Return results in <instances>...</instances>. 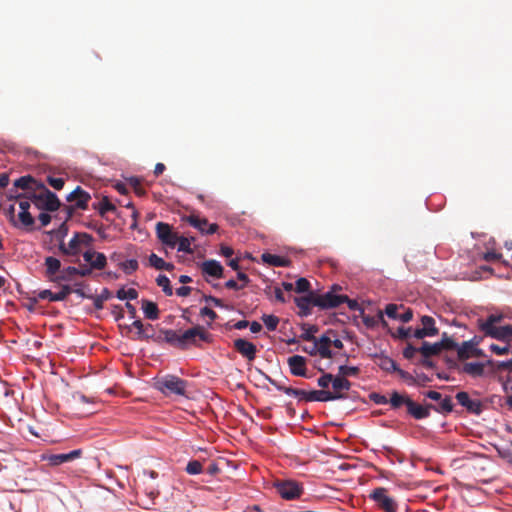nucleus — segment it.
<instances>
[{
    "label": "nucleus",
    "instance_id": "nucleus-9",
    "mask_svg": "<svg viewBox=\"0 0 512 512\" xmlns=\"http://www.w3.org/2000/svg\"><path fill=\"white\" fill-rule=\"evenodd\" d=\"M155 229L156 236L163 245L169 248H175L177 241H179V235L177 232L172 230L171 225L164 222H158Z\"/></svg>",
    "mask_w": 512,
    "mask_h": 512
},
{
    "label": "nucleus",
    "instance_id": "nucleus-40",
    "mask_svg": "<svg viewBox=\"0 0 512 512\" xmlns=\"http://www.w3.org/2000/svg\"><path fill=\"white\" fill-rule=\"evenodd\" d=\"M111 297V293L107 288H104L101 294L97 296H88L93 300V305L95 309L101 310L103 308L104 301L108 300Z\"/></svg>",
    "mask_w": 512,
    "mask_h": 512
},
{
    "label": "nucleus",
    "instance_id": "nucleus-58",
    "mask_svg": "<svg viewBox=\"0 0 512 512\" xmlns=\"http://www.w3.org/2000/svg\"><path fill=\"white\" fill-rule=\"evenodd\" d=\"M394 337H397L401 340H406L408 338H411L412 335V328H405V327H399L396 331V333L392 334Z\"/></svg>",
    "mask_w": 512,
    "mask_h": 512
},
{
    "label": "nucleus",
    "instance_id": "nucleus-30",
    "mask_svg": "<svg viewBox=\"0 0 512 512\" xmlns=\"http://www.w3.org/2000/svg\"><path fill=\"white\" fill-rule=\"evenodd\" d=\"M423 330L427 333L428 337L438 335L439 330L436 327L435 319L428 315H423L420 319Z\"/></svg>",
    "mask_w": 512,
    "mask_h": 512
},
{
    "label": "nucleus",
    "instance_id": "nucleus-1",
    "mask_svg": "<svg viewBox=\"0 0 512 512\" xmlns=\"http://www.w3.org/2000/svg\"><path fill=\"white\" fill-rule=\"evenodd\" d=\"M265 379L273 385L277 390L284 392L288 396H293L298 398L300 401L304 400L306 402H313V401H319V402H328V401H334L339 399H345L346 395L343 393V391H348L351 388V382L348 379H345L344 377L337 374L336 376L333 375L332 380V388L333 391L328 390H312V391H305L302 389L287 387L277 380L271 378L269 375L264 374Z\"/></svg>",
    "mask_w": 512,
    "mask_h": 512
},
{
    "label": "nucleus",
    "instance_id": "nucleus-64",
    "mask_svg": "<svg viewBox=\"0 0 512 512\" xmlns=\"http://www.w3.org/2000/svg\"><path fill=\"white\" fill-rule=\"evenodd\" d=\"M6 215L9 218V221L15 226L18 227V224L15 220V206L10 205L9 208L6 210Z\"/></svg>",
    "mask_w": 512,
    "mask_h": 512
},
{
    "label": "nucleus",
    "instance_id": "nucleus-4",
    "mask_svg": "<svg viewBox=\"0 0 512 512\" xmlns=\"http://www.w3.org/2000/svg\"><path fill=\"white\" fill-rule=\"evenodd\" d=\"M154 386L165 396H186L188 382L178 376L168 374L157 379Z\"/></svg>",
    "mask_w": 512,
    "mask_h": 512
},
{
    "label": "nucleus",
    "instance_id": "nucleus-35",
    "mask_svg": "<svg viewBox=\"0 0 512 512\" xmlns=\"http://www.w3.org/2000/svg\"><path fill=\"white\" fill-rule=\"evenodd\" d=\"M149 264L156 270L171 271L174 269V265L172 263L165 262L161 257L154 253L149 256Z\"/></svg>",
    "mask_w": 512,
    "mask_h": 512
},
{
    "label": "nucleus",
    "instance_id": "nucleus-2",
    "mask_svg": "<svg viewBox=\"0 0 512 512\" xmlns=\"http://www.w3.org/2000/svg\"><path fill=\"white\" fill-rule=\"evenodd\" d=\"M389 404L394 410L405 406L407 414L415 420L428 418L430 416L431 407H433V404L421 405L415 402L407 393L401 394L397 391L391 392Z\"/></svg>",
    "mask_w": 512,
    "mask_h": 512
},
{
    "label": "nucleus",
    "instance_id": "nucleus-47",
    "mask_svg": "<svg viewBox=\"0 0 512 512\" xmlns=\"http://www.w3.org/2000/svg\"><path fill=\"white\" fill-rule=\"evenodd\" d=\"M261 319L269 331H275L277 329L279 324V318L277 316L264 314Z\"/></svg>",
    "mask_w": 512,
    "mask_h": 512
},
{
    "label": "nucleus",
    "instance_id": "nucleus-45",
    "mask_svg": "<svg viewBox=\"0 0 512 512\" xmlns=\"http://www.w3.org/2000/svg\"><path fill=\"white\" fill-rule=\"evenodd\" d=\"M116 297L120 300H135L138 297V292L134 288H129L128 290H126L125 288H121L117 291Z\"/></svg>",
    "mask_w": 512,
    "mask_h": 512
},
{
    "label": "nucleus",
    "instance_id": "nucleus-42",
    "mask_svg": "<svg viewBox=\"0 0 512 512\" xmlns=\"http://www.w3.org/2000/svg\"><path fill=\"white\" fill-rule=\"evenodd\" d=\"M156 283H157L158 286H160L162 288V290L165 293V295L171 296L173 294V290H172V287H171V284H170V280H169V278L167 276L159 275L156 278Z\"/></svg>",
    "mask_w": 512,
    "mask_h": 512
},
{
    "label": "nucleus",
    "instance_id": "nucleus-16",
    "mask_svg": "<svg viewBox=\"0 0 512 512\" xmlns=\"http://www.w3.org/2000/svg\"><path fill=\"white\" fill-rule=\"evenodd\" d=\"M235 350L245 357L248 361H253L256 358L257 347L252 342L246 339L238 338L234 341Z\"/></svg>",
    "mask_w": 512,
    "mask_h": 512
},
{
    "label": "nucleus",
    "instance_id": "nucleus-26",
    "mask_svg": "<svg viewBox=\"0 0 512 512\" xmlns=\"http://www.w3.org/2000/svg\"><path fill=\"white\" fill-rule=\"evenodd\" d=\"M132 328L136 329V333L132 337L134 340H147L153 337V335L147 333V330H152L151 324L144 326L141 320H135L130 326H127L129 331H131Z\"/></svg>",
    "mask_w": 512,
    "mask_h": 512
},
{
    "label": "nucleus",
    "instance_id": "nucleus-29",
    "mask_svg": "<svg viewBox=\"0 0 512 512\" xmlns=\"http://www.w3.org/2000/svg\"><path fill=\"white\" fill-rule=\"evenodd\" d=\"M45 266H46V274L47 276L53 280L57 275L60 274L61 262L59 259L49 256L45 258Z\"/></svg>",
    "mask_w": 512,
    "mask_h": 512
},
{
    "label": "nucleus",
    "instance_id": "nucleus-7",
    "mask_svg": "<svg viewBox=\"0 0 512 512\" xmlns=\"http://www.w3.org/2000/svg\"><path fill=\"white\" fill-rule=\"evenodd\" d=\"M369 497L384 512H397L398 510L396 500L388 495V490L384 487L375 488Z\"/></svg>",
    "mask_w": 512,
    "mask_h": 512
},
{
    "label": "nucleus",
    "instance_id": "nucleus-6",
    "mask_svg": "<svg viewBox=\"0 0 512 512\" xmlns=\"http://www.w3.org/2000/svg\"><path fill=\"white\" fill-rule=\"evenodd\" d=\"M277 493L285 500H295L304 493V487L295 480H281L274 483Z\"/></svg>",
    "mask_w": 512,
    "mask_h": 512
},
{
    "label": "nucleus",
    "instance_id": "nucleus-59",
    "mask_svg": "<svg viewBox=\"0 0 512 512\" xmlns=\"http://www.w3.org/2000/svg\"><path fill=\"white\" fill-rule=\"evenodd\" d=\"M200 316L202 317H208L210 319V322L208 323V326H211V323L215 321L218 317L217 313L212 310L209 307H203L200 309Z\"/></svg>",
    "mask_w": 512,
    "mask_h": 512
},
{
    "label": "nucleus",
    "instance_id": "nucleus-17",
    "mask_svg": "<svg viewBox=\"0 0 512 512\" xmlns=\"http://www.w3.org/2000/svg\"><path fill=\"white\" fill-rule=\"evenodd\" d=\"M91 196L88 192L83 190L80 186H77L71 193L66 197L68 202H75V207L78 209L85 210L88 207V202Z\"/></svg>",
    "mask_w": 512,
    "mask_h": 512
},
{
    "label": "nucleus",
    "instance_id": "nucleus-56",
    "mask_svg": "<svg viewBox=\"0 0 512 512\" xmlns=\"http://www.w3.org/2000/svg\"><path fill=\"white\" fill-rule=\"evenodd\" d=\"M316 326H310L307 329L304 330V332L301 334L300 338L305 341H311L314 343L316 341V337L314 336V333L317 332Z\"/></svg>",
    "mask_w": 512,
    "mask_h": 512
},
{
    "label": "nucleus",
    "instance_id": "nucleus-24",
    "mask_svg": "<svg viewBox=\"0 0 512 512\" xmlns=\"http://www.w3.org/2000/svg\"><path fill=\"white\" fill-rule=\"evenodd\" d=\"M400 306L396 304H388L385 308V314L392 319H398L404 323L409 322L413 318V311L410 308L405 309L403 313H399ZM401 308L403 306L401 305Z\"/></svg>",
    "mask_w": 512,
    "mask_h": 512
},
{
    "label": "nucleus",
    "instance_id": "nucleus-43",
    "mask_svg": "<svg viewBox=\"0 0 512 512\" xmlns=\"http://www.w3.org/2000/svg\"><path fill=\"white\" fill-rule=\"evenodd\" d=\"M194 240V238H188L184 236H179V241H177L178 245V251L185 252L188 254L193 253V250L191 248V243Z\"/></svg>",
    "mask_w": 512,
    "mask_h": 512
},
{
    "label": "nucleus",
    "instance_id": "nucleus-34",
    "mask_svg": "<svg viewBox=\"0 0 512 512\" xmlns=\"http://www.w3.org/2000/svg\"><path fill=\"white\" fill-rule=\"evenodd\" d=\"M162 333L164 334V340L168 344L177 347L179 349H182V339L181 334L177 333L175 330L166 329L163 330Z\"/></svg>",
    "mask_w": 512,
    "mask_h": 512
},
{
    "label": "nucleus",
    "instance_id": "nucleus-50",
    "mask_svg": "<svg viewBox=\"0 0 512 512\" xmlns=\"http://www.w3.org/2000/svg\"><path fill=\"white\" fill-rule=\"evenodd\" d=\"M186 472L190 475H198L202 473L203 466L200 461L198 460H191L187 463L186 466Z\"/></svg>",
    "mask_w": 512,
    "mask_h": 512
},
{
    "label": "nucleus",
    "instance_id": "nucleus-22",
    "mask_svg": "<svg viewBox=\"0 0 512 512\" xmlns=\"http://www.w3.org/2000/svg\"><path fill=\"white\" fill-rule=\"evenodd\" d=\"M290 372L294 376L307 377L306 359L300 355H293L287 360Z\"/></svg>",
    "mask_w": 512,
    "mask_h": 512
},
{
    "label": "nucleus",
    "instance_id": "nucleus-19",
    "mask_svg": "<svg viewBox=\"0 0 512 512\" xmlns=\"http://www.w3.org/2000/svg\"><path fill=\"white\" fill-rule=\"evenodd\" d=\"M41 185V183L30 175L22 176L14 181L15 189L26 190L27 192L25 194L30 196L33 192H37Z\"/></svg>",
    "mask_w": 512,
    "mask_h": 512
},
{
    "label": "nucleus",
    "instance_id": "nucleus-14",
    "mask_svg": "<svg viewBox=\"0 0 512 512\" xmlns=\"http://www.w3.org/2000/svg\"><path fill=\"white\" fill-rule=\"evenodd\" d=\"M479 341L474 337L470 341H464L460 346L457 345V355L460 360H466L471 357H480L482 355V351L478 349L476 346Z\"/></svg>",
    "mask_w": 512,
    "mask_h": 512
},
{
    "label": "nucleus",
    "instance_id": "nucleus-8",
    "mask_svg": "<svg viewBox=\"0 0 512 512\" xmlns=\"http://www.w3.org/2000/svg\"><path fill=\"white\" fill-rule=\"evenodd\" d=\"M182 349H186L188 346H199L198 341L210 342L211 335L206 332L205 328L200 325H196L181 334Z\"/></svg>",
    "mask_w": 512,
    "mask_h": 512
},
{
    "label": "nucleus",
    "instance_id": "nucleus-33",
    "mask_svg": "<svg viewBox=\"0 0 512 512\" xmlns=\"http://www.w3.org/2000/svg\"><path fill=\"white\" fill-rule=\"evenodd\" d=\"M419 352L425 358H428V357L440 354L442 352V349L438 342L431 344V343L425 341L422 343V346L419 348Z\"/></svg>",
    "mask_w": 512,
    "mask_h": 512
},
{
    "label": "nucleus",
    "instance_id": "nucleus-37",
    "mask_svg": "<svg viewBox=\"0 0 512 512\" xmlns=\"http://www.w3.org/2000/svg\"><path fill=\"white\" fill-rule=\"evenodd\" d=\"M78 273V268L69 266L60 271V274H58L55 278H53V281H71L74 276H76Z\"/></svg>",
    "mask_w": 512,
    "mask_h": 512
},
{
    "label": "nucleus",
    "instance_id": "nucleus-12",
    "mask_svg": "<svg viewBox=\"0 0 512 512\" xmlns=\"http://www.w3.org/2000/svg\"><path fill=\"white\" fill-rule=\"evenodd\" d=\"M331 343V338L327 334H324L320 338H316V341H314L311 347V351H308V353L310 355L319 353L321 358L330 359L333 357V353L330 349Z\"/></svg>",
    "mask_w": 512,
    "mask_h": 512
},
{
    "label": "nucleus",
    "instance_id": "nucleus-41",
    "mask_svg": "<svg viewBox=\"0 0 512 512\" xmlns=\"http://www.w3.org/2000/svg\"><path fill=\"white\" fill-rule=\"evenodd\" d=\"M359 373L360 369L356 366L341 365L338 368V374L345 379H347V377H356L359 375Z\"/></svg>",
    "mask_w": 512,
    "mask_h": 512
},
{
    "label": "nucleus",
    "instance_id": "nucleus-5",
    "mask_svg": "<svg viewBox=\"0 0 512 512\" xmlns=\"http://www.w3.org/2000/svg\"><path fill=\"white\" fill-rule=\"evenodd\" d=\"M30 199L39 209L53 212L60 207V200L56 194L51 192L43 184L37 192L31 194Z\"/></svg>",
    "mask_w": 512,
    "mask_h": 512
},
{
    "label": "nucleus",
    "instance_id": "nucleus-32",
    "mask_svg": "<svg viewBox=\"0 0 512 512\" xmlns=\"http://www.w3.org/2000/svg\"><path fill=\"white\" fill-rule=\"evenodd\" d=\"M142 310L145 317L150 320H156L159 318L158 306L150 300H142Z\"/></svg>",
    "mask_w": 512,
    "mask_h": 512
},
{
    "label": "nucleus",
    "instance_id": "nucleus-27",
    "mask_svg": "<svg viewBox=\"0 0 512 512\" xmlns=\"http://www.w3.org/2000/svg\"><path fill=\"white\" fill-rule=\"evenodd\" d=\"M261 259L264 263L274 267H289L291 260L271 253H263Z\"/></svg>",
    "mask_w": 512,
    "mask_h": 512
},
{
    "label": "nucleus",
    "instance_id": "nucleus-63",
    "mask_svg": "<svg viewBox=\"0 0 512 512\" xmlns=\"http://www.w3.org/2000/svg\"><path fill=\"white\" fill-rule=\"evenodd\" d=\"M417 352H419V348H415L413 345L408 344L403 350V356L406 359H412Z\"/></svg>",
    "mask_w": 512,
    "mask_h": 512
},
{
    "label": "nucleus",
    "instance_id": "nucleus-38",
    "mask_svg": "<svg viewBox=\"0 0 512 512\" xmlns=\"http://www.w3.org/2000/svg\"><path fill=\"white\" fill-rule=\"evenodd\" d=\"M378 366L386 372H395L398 370L397 363L388 356H382L379 358Z\"/></svg>",
    "mask_w": 512,
    "mask_h": 512
},
{
    "label": "nucleus",
    "instance_id": "nucleus-36",
    "mask_svg": "<svg viewBox=\"0 0 512 512\" xmlns=\"http://www.w3.org/2000/svg\"><path fill=\"white\" fill-rule=\"evenodd\" d=\"M431 410H434L441 414H448L453 411V403L450 396H446L439 401V405H433Z\"/></svg>",
    "mask_w": 512,
    "mask_h": 512
},
{
    "label": "nucleus",
    "instance_id": "nucleus-39",
    "mask_svg": "<svg viewBox=\"0 0 512 512\" xmlns=\"http://www.w3.org/2000/svg\"><path fill=\"white\" fill-rule=\"evenodd\" d=\"M93 208L97 209L101 216H104L107 212L116 210L115 205L109 201L108 197H103L99 203L93 204Z\"/></svg>",
    "mask_w": 512,
    "mask_h": 512
},
{
    "label": "nucleus",
    "instance_id": "nucleus-52",
    "mask_svg": "<svg viewBox=\"0 0 512 512\" xmlns=\"http://www.w3.org/2000/svg\"><path fill=\"white\" fill-rule=\"evenodd\" d=\"M490 350L497 355H505L510 351L509 342H502L501 344H492Z\"/></svg>",
    "mask_w": 512,
    "mask_h": 512
},
{
    "label": "nucleus",
    "instance_id": "nucleus-54",
    "mask_svg": "<svg viewBox=\"0 0 512 512\" xmlns=\"http://www.w3.org/2000/svg\"><path fill=\"white\" fill-rule=\"evenodd\" d=\"M369 399L377 405H385L389 403V399L380 393L372 392L369 394Z\"/></svg>",
    "mask_w": 512,
    "mask_h": 512
},
{
    "label": "nucleus",
    "instance_id": "nucleus-46",
    "mask_svg": "<svg viewBox=\"0 0 512 512\" xmlns=\"http://www.w3.org/2000/svg\"><path fill=\"white\" fill-rule=\"evenodd\" d=\"M120 267L125 274L131 275L138 269L139 263L136 259H129L120 263Z\"/></svg>",
    "mask_w": 512,
    "mask_h": 512
},
{
    "label": "nucleus",
    "instance_id": "nucleus-55",
    "mask_svg": "<svg viewBox=\"0 0 512 512\" xmlns=\"http://www.w3.org/2000/svg\"><path fill=\"white\" fill-rule=\"evenodd\" d=\"M310 289V282L306 278H299L295 283V290L298 293L308 292Z\"/></svg>",
    "mask_w": 512,
    "mask_h": 512
},
{
    "label": "nucleus",
    "instance_id": "nucleus-60",
    "mask_svg": "<svg viewBox=\"0 0 512 512\" xmlns=\"http://www.w3.org/2000/svg\"><path fill=\"white\" fill-rule=\"evenodd\" d=\"M50 186H52L56 190H61L64 186V179L59 177L49 176L47 179Z\"/></svg>",
    "mask_w": 512,
    "mask_h": 512
},
{
    "label": "nucleus",
    "instance_id": "nucleus-49",
    "mask_svg": "<svg viewBox=\"0 0 512 512\" xmlns=\"http://www.w3.org/2000/svg\"><path fill=\"white\" fill-rule=\"evenodd\" d=\"M74 236L78 240V242H79L80 246L82 247V249L84 247H90L92 245V242H93L92 235H90L88 233H85V232H77V233L74 234Z\"/></svg>",
    "mask_w": 512,
    "mask_h": 512
},
{
    "label": "nucleus",
    "instance_id": "nucleus-15",
    "mask_svg": "<svg viewBox=\"0 0 512 512\" xmlns=\"http://www.w3.org/2000/svg\"><path fill=\"white\" fill-rule=\"evenodd\" d=\"M498 368L507 371L503 381V389L507 393L506 404L512 410V360L499 362Z\"/></svg>",
    "mask_w": 512,
    "mask_h": 512
},
{
    "label": "nucleus",
    "instance_id": "nucleus-51",
    "mask_svg": "<svg viewBox=\"0 0 512 512\" xmlns=\"http://www.w3.org/2000/svg\"><path fill=\"white\" fill-rule=\"evenodd\" d=\"M440 347L443 350H455L457 348V343L451 339L447 333H443L441 341L438 342Z\"/></svg>",
    "mask_w": 512,
    "mask_h": 512
},
{
    "label": "nucleus",
    "instance_id": "nucleus-13",
    "mask_svg": "<svg viewBox=\"0 0 512 512\" xmlns=\"http://www.w3.org/2000/svg\"><path fill=\"white\" fill-rule=\"evenodd\" d=\"M457 402L472 414L479 415L483 410V404L479 399H471L465 391H460L455 396Z\"/></svg>",
    "mask_w": 512,
    "mask_h": 512
},
{
    "label": "nucleus",
    "instance_id": "nucleus-23",
    "mask_svg": "<svg viewBox=\"0 0 512 512\" xmlns=\"http://www.w3.org/2000/svg\"><path fill=\"white\" fill-rule=\"evenodd\" d=\"M71 292H72L71 287L68 285H64L61 288V290L57 293H53L52 291L46 289V290L40 291L37 294V297H38V299L49 300L51 302L63 301L68 297V295L71 294Z\"/></svg>",
    "mask_w": 512,
    "mask_h": 512
},
{
    "label": "nucleus",
    "instance_id": "nucleus-10",
    "mask_svg": "<svg viewBox=\"0 0 512 512\" xmlns=\"http://www.w3.org/2000/svg\"><path fill=\"white\" fill-rule=\"evenodd\" d=\"M347 300L346 295H337L334 294L332 291H329L325 294H316V300L315 304L317 307H320L321 309H329V308H335L344 303V301Z\"/></svg>",
    "mask_w": 512,
    "mask_h": 512
},
{
    "label": "nucleus",
    "instance_id": "nucleus-62",
    "mask_svg": "<svg viewBox=\"0 0 512 512\" xmlns=\"http://www.w3.org/2000/svg\"><path fill=\"white\" fill-rule=\"evenodd\" d=\"M498 455L507 460L508 462L512 463V450L510 448L505 447H497Z\"/></svg>",
    "mask_w": 512,
    "mask_h": 512
},
{
    "label": "nucleus",
    "instance_id": "nucleus-57",
    "mask_svg": "<svg viewBox=\"0 0 512 512\" xmlns=\"http://www.w3.org/2000/svg\"><path fill=\"white\" fill-rule=\"evenodd\" d=\"M333 375L331 373H323L321 377L318 378L317 383L318 386L325 390L330 383H332Z\"/></svg>",
    "mask_w": 512,
    "mask_h": 512
},
{
    "label": "nucleus",
    "instance_id": "nucleus-28",
    "mask_svg": "<svg viewBox=\"0 0 512 512\" xmlns=\"http://www.w3.org/2000/svg\"><path fill=\"white\" fill-rule=\"evenodd\" d=\"M59 250L64 254L68 256H78L81 251L82 247L80 246L78 240L75 236H73L68 244H65L64 242H61L59 244Z\"/></svg>",
    "mask_w": 512,
    "mask_h": 512
},
{
    "label": "nucleus",
    "instance_id": "nucleus-3",
    "mask_svg": "<svg viewBox=\"0 0 512 512\" xmlns=\"http://www.w3.org/2000/svg\"><path fill=\"white\" fill-rule=\"evenodd\" d=\"M502 314H490L485 320L478 319V328L485 335L501 342L512 341V325H502Z\"/></svg>",
    "mask_w": 512,
    "mask_h": 512
},
{
    "label": "nucleus",
    "instance_id": "nucleus-44",
    "mask_svg": "<svg viewBox=\"0 0 512 512\" xmlns=\"http://www.w3.org/2000/svg\"><path fill=\"white\" fill-rule=\"evenodd\" d=\"M11 198H15L18 201L20 211H29L30 208V195L28 194H18V195H12Z\"/></svg>",
    "mask_w": 512,
    "mask_h": 512
},
{
    "label": "nucleus",
    "instance_id": "nucleus-53",
    "mask_svg": "<svg viewBox=\"0 0 512 512\" xmlns=\"http://www.w3.org/2000/svg\"><path fill=\"white\" fill-rule=\"evenodd\" d=\"M129 184L134 188V191L137 195L143 196L146 194L145 189L141 186V181L137 177H131L129 180Z\"/></svg>",
    "mask_w": 512,
    "mask_h": 512
},
{
    "label": "nucleus",
    "instance_id": "nucleus-48",
    "mask_svg": "<svg viewBox=\"0 0 512 512\" xmlns=\"http://www.w3.org/2000/svg\"><path fill=\"white\" fill-rule=\"evenodd\" d=\"M18 218L22 227L31 228L34 225V218L29 211H20Z\"/></svg>",
    "mask_w": 512,
    "mask_h": 512
},
{
    "label": "nucleus",
    "instance_id": "nucleus-61",
    "mask_svg": "<svg viewBox=\"0 0 512 512\" xmlns=\"http://www.w3.org/2000/svg\"><path fill=\"white\" fill-rule=\"evenodd\" d=\"M202 299L205 302L211 303V304H213L216 307H219V308H225L226 307L221 299H219L217 297H214L212 295H203Z\"/></svg>",
    "mask_w": 512,
    "mask_h": 512
},
{
    "label": "nucleus",
    "instance_id": "nucleus-11",
    "mask_svg": "<svg viewBox=\"0 0 512 512\" xmlns=\"http://www.w3.org/2000/svg\"><path fill=\"white\" fill-rule=\"evenodd\" d=\"M82 455L81 449L72 450L68 453L61 454H43L42 460L47 461L51 466H59L66 462L74 461L80 458Z\"/></svg>",
    "mask_w": 512,
    "mask_h": 512
},
{
    "label": "nucleus",
    "instance_id": "nucleus-18",
    "mask_svg": "<svg viewBox=\"0 0 512 512\" xmlns=\"http://www.w3.org/2000/svg\"><path fill=\"white\" fill-rule=\"evenodd\" d=\"M83 258L92 269L102 270L107 264V258L103 253L91 249L83 253Z\"/></svg>",
    "mask_w": 512,
    "mask_h": 512
},
{
    "label": "nucleus",
    "instance_id": "nucleus-20",
    "mask_svg": "<svg viewBox=\"0 0 512 512\" xmlns=\"http://www.w3.org/2000/svg\"><path fill=\"white\" fill-rule=\"evenodd\" d=\"M316 300V294L313 292H310L308 295L296 297L295 303L297 307L299 308V315L302 317H307L311 314L312 307L316 306L314 303Z\"/></svg>",
    "mask_w": 512,
    "mask_h": 512
},
{
    "label": "nucleus",
    "instance_id": "nucleus-21",
    "mask_svg": "<svg viewBox=\"0 0 512 512\" xmlns=\"http://www.w3.org/2000/svg\"><path fill=\"white\" fill-rule=\"evenodd\" d=\"M187 221L191 226L198 229L203 234L211 235L218 230L217 224H208V221L205 218H199L197 216L191 215L188 217Z\"/></svg>",
    "mask_w": 512,
    "mask_h": 512
},
{
    "label": "nucleus",
    "instance_id": "nucleus-31",
    "mask_svg": "<svg viewBox=\"0 0 512 512\" xmlns=\"http://www.w3.org/2000/svg\"><path fill=\"white\" fill-rule=\"evenodd\" d=\"M462 371L472 377H480L484 374V364L480 362H468L463 365Z\"/></svg>",
    "mask_w": 512,
    "mask_h": 512
},
{
    "label": "nucleus",
    "instance_id": "nucleus-25",
    "mask_svg": "<svg viewBox=\"0 0 512 512\" xmlns=\"http://www.w3.org/2000/svg\"><path fill=\"white\" fill-rule=\"evenodd\" d=\"M201 271L203 274L214 277V278H222L224 268L220 264V262L216 260H206L202 262L200 265Z\"/></svg>",
    "mask_w": 512,
    "mask_h": 512
}]
</instances>
